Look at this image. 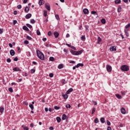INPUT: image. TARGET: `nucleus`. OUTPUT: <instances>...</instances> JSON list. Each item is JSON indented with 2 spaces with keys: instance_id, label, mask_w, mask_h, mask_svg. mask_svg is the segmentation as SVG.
I'll list each match as a JSON object with an SVG mask.
<instances>
[{
  "instance_id": "0e129e2a",
  "label": "nucleus",
  "mask_w": 130,
  "mask_h": 130,
  "mask_svg": "<svg viewBox=\"0 0 130 130\" xmlns=\"http://www.w3.org/2000/svg\"><path fill=\"white\" fill-rule=\"evenodd\" d=\"M48 36H51V31H49L48 32Z\"/></svg>"
},
{
  "instance_id": "7ed1b4c3",
  "label": "nucleus",
  "mask_w": 130,
  "mask_h": 130,
  "mask_svg": "<svg viewBox=\"0 0 130 130\" xmlns=\"http://www.w3.org/2000/svg\"><path fill=\"white\" fill-rule=\"evenodd\" d=\"M121 70L123 71V72H128L129 70V67L127 65H123L121 66Z\"/></svg>"
},
{
  "instance_id": "338daca9",
  "label": "nucleus",
  "mask_w": 130,
  "mask_h": 130,
  "mask_svg": "<svg viewBox=\"0 0 130 130\" xmlns=\"http://www.w3.org/2000/svg\"><path fill=\"white\" fill-rule=\"evenodd\" d=\"M66 45H67V46H68V47H70L71 48L72 47V45H70L69 44H66Z\"/></svg>"
},
{
  "instance_id": "ddd939ff",
  "label": "nucleus",
  "mask_w": 130,
  "mask_h": 130,
  "mask_svg": "<svg viewBox=\"0 0 130 130\" xmlns=\"http://www.w3.org/2000/svg\"><path fill=\"white\" fill-rule=\"evenodd\" d=\"M13 71L14 72H21V69H20L18 67H15L14 68H13Z\"/></svg>"
},
{
  "instance_id": "e2e57ef3",
  "label": "nucleus",
  "mask_w": 130,
  "mask_h": 130,
  "mask_svg": "<svg viewBox=\"0 0 130 130\" xmlns=\"http://www.w3.org/2000/svg\"><path fill=\"white\" fill-rule=\"evenodd\" d=\"M49 129L50 130H53V129H54V128H53V127H52V126H51V127H50L49 128Z\"/></svg>"
},
{
  "instance_id": "2eb2a0df",
  "label": "nucleus",
  "mask_w": 130,
  "mask_h": 130,
  "mask_svg": "<svg viewBox=\"0 0 130 130\" xmlns=\"http://www.w3.org/2000/svg\"><path fill=\"white\" fill-rule=\"evenodd\" d=\"M54 35L55 36V38H57L58 36H59V34L57 31H54Z\"/></svg>"
},
{
  "instance_id": "a211bd4d",
  "label": "nucleus",
  "mask_w": 130,
  "mask_h": 130,
  "mask_svg": "<svg viewBox=\"0 0 130 130\" xmlns=\"http://www.w3.org/2000/svg\"><path fill=\"white\" fill-rule=\"evenodd\" d=\"M91 14L94 15V16H97L98 17V13L96 11H91Z\"/></svg>"
},
{
  "instance_id": "393cba45",
  "label": "nucleus",
  "mask_w": 130,
  "mask_h": 130,
  "mask_svg": "<svg viewBox=\"0 0 130 130\" xmlns=\"http://www.w3.org/2000/svg\"><path fill=\"white\" fill-rule=\"evenodd\" d=\"M68 95H69L68 94H63L62 95V97H63V98H64V99L66 100H67V99L68 98Z\"/></svg>"
},
{
  "instance_id": "bf43d9fd",
  "label": "nucleus",
  "mask_w": 130,
  "mask_h": 130,
  "mask_svg": "<svg viewBox=\"0 0 130 130\" xmlns=\"http://www.w3.org/2000/svg\"><path fill=\"white\" fill-rule=\"evenodd\" d=\"M14 61H18V57H16L14 59Z\"/></svg>"
},
{
  "instance_id": "f704fd0d",
  "label": "nucleus",
  "mask_w": 130,
  "mask_h": 130,
  "mask_svg": "<svg viewBox=\"0 0 130 130\" xmlns=\"http://www.w3.org/2000/svg\"><path fill=\"white\" fill-rule=\"evenodd\" d=\"M49 60H50V61H54V57H50Z\"/></svg>"
},
{
  "instance_id": "423d86ee",
  "label": "nucleus",
  "mask_w": 130,
  "mask_h": 130,
  "mask_svg": "<svg viewBox=\"0 0 130 130\" xmlns=\"http://www.w3.org/2000/svg\"><path fill=\"white\" fill-rule=\"evenodd\" d=\"M45 7L46 8V9L48 10V11H50L51 8H50V5H49V4L47 3L45 5Z\"/></svg>"
},
{
  "instance_id": "37998d69",
  "label": "nucleus",
  "mask_w": 130,
  "mask_h": 130,
  "mask_svg": "<svg viewBox=\"0 0 130 130\" xmlns=\"http://www.w3.org/2000/svg\"><path fill=\"white\" fill-rule=\"evenodd\" d=\"M9 92H11V93H13V88L12 87H10L8 89Z\"/></svg>"
},
{
  "instance_id": "13d9d810",
  "label": "nucleus",
  "mask_w": 130,
  "mask_h": 130,
  "mask_svg": "<svg viewBox=\"0 0 130 130\" xmlns=\"http://www.w3.org/2000/svg\"><path fill=\"white\" fill-rule=\"evenodd\" d=\"M18 21L17 20H14L13 21V25H16V23H17Z\"/></svg>"
},
{
  "instance_id": "9d476101",
  "label": "nucleus",
  "mask_w": 130,
  "mask_h": 130,
  "mask_svg": "<svg viewBox=\"0 0 130 130\" xmlns=\"http://www.w3.org/2000/svg\"><path fill=\"white\" fill-rule=\"evenodd\" d=\"M120 110L121 113H122V114H125V113H126V111L124 108H122Z\"/></svg>"
},
{
  "instance_id": "f257e3e1",
  "label": "nucleus",
  "mask_w": 130,
  "mask_h": 130,
  "mask_svg": "<svg viewBox=\"0 0 130 130\" xmlns=\"http://www.w3.org/2000/svg\"><path fill=\"white\" fill-rule=\"evenodd\" d=\"M36 52L38 57H39L40 59H41V60H44L45 57L44 56L43 53L41 52L39 50H37Z\"/></svg>"
},
{
  "instance_id": "a18cd8bd",
  "label": "nucleus",
  "mask_w": 130,
  "mask_h": 130,
  "mask_svg": "<svg viewBox=\"0 0 130 130\" xmlns=\"http://www.w3.org/2000/svg\"><path fill=\"white\" fill-rule=\"evenodd\" d=\"M26 38L28 40H32V38L31 37L29 36H27Z\"/></svg>"
},
{
  "instance_id": "c03bdc74",
  "label": "nucleus",
  "mask_w": 130,
  "mask_h": 130,
  "mask_svg": "<svg viewBox=\"0 0 130 130\" xmlns=\"http://www.w3.org/2000/svg\"><path fill=\"white\" fill-rule=\"evenodd\" d=\"M17 9H18V10H21L22 9V6L21 5H18Z\"/></svg>"
},
{
  "instance_id": "9b49d317",
  "label": "nucleus",
  "mask_w": 130,
  "mask_h": 130,
  "mask_svg": "<svg viewBox=\"0 0 130 130\" xmlns=\"http://www.w3.org/2000/svg\"><path fill=\"white\" fill-rule=\"evenodd\" d=\"M10 55H11V56H14V55H15L16 52H15V51L14 50L12 49L10 50Z\"/></svg>"
},
{
  "instance_id": "c85d7f7f",
  "label": "nucleus",
  "mask_w": 130,
  "mask_h": 130,
  "mask_svg": "<svg viewBox=\"0 0 130 130\" xmlns=\"http://www.w3.org/2000/svg\"><path fill=\"white\" fill-rule=\"evenodd\" d=\"M116 97H117L118 98V99H121L122 98L121 95H120V94H116Z\"/></svg>"
},
{
  "instance_id": "c9c22d12",
  "label": "nucleus",
  "mask_w": 130,
  "mask_h": 130,
  "mask_svg": "<svg viewBox=\"0 0 130 130\" xmlns=\"http://www.w3.org/2000/svg\"><path fill=\"white\" fill-rule=\"evenodd\" d=\"M26 26L27 27H28V28H29L30 29L32 28V25H31L29 23H27L26 24Z\"/></svg>"
},
{
  "instance_id": "412c9836",
  "label": "nucleus",
  "mask_w": 130,
  "mask_h": 130,
  "mask_svg": "<svg viewBox=\"0 0 130 130\" xmlns=\"http://www.w3.org/2000/svg\"><path fill=\"white\" fill-rule=\"evenodd\" d=\"M44 2V0H40L39 2V5L40 6H42L43 4H44L43 2Z\"/></svg>"
},
{
  "instance_id": "5701e85b",
  "label": "nucleus",
  "mask_w": 130,
  "mask_h": 130,
  "mask_svg": "<svg viewBox=\"0 0 130 130\" xmlns=\"http://www.w3.org/2000/svg\"><path fill=\"white\" fill-rule=\"evenodd\" d=\"M100 120H101V122L102 123H104L105 122V118H104L103 117L101 118Z\"/></svg>"
},
{
  "instance_id": "79ce46f5",
  "label": "nucleus",
  "mask_w": 130,
  "mask_h": 130,
  "mask_svg": "<svg viewBox=\"0 0 130 130\" xmlns=\"http://www.w3.org/2000/svg\"><path fill=\"white\" fill-rule=\"evenodd\" d=\"M55 18H56V20H57V21L59 20V16H58V15L56 14Z\"/></svg>"
},
{
  "instance_id": "5fc2aeb1",
  "label": "nucleus",
  "mask_w": 130,
  "mask_h": 130,
  "mask_svg": "<svg viewBox=\"0 0 130 130\" xmlns=\"http://www.w3.org/2000/svg\"><path fill=\"white\" fill-rule=\"evenodd\" d=\"M49 77L50 78H53V74L52 73H50Z\"/></svg>"
},
{
  "instance_id": "6e6d98bb",
  "label": "nucleus",
  "mask_w": 130,
  "mask_h": 130,
  "mask_svg": "<svg viewBox=\"0 0 130 130\" xmlns=\"http://www.w3.org/2000/svg\"><path fill=\"white\" fill-rule=\"evenodd\" d=\"M23 104H24V105H26V106H28V102H23Z\"/></svg>"
},
{
  "instance_id": "bb28decb",
  "label": "nucleus",
  "mask_w": 130,
  "mask_h": 130,
  "mask_svg": "<svg viewBox=\"0 0 130 130\" xmlns=\"http://www.w3.org/2000/svg\"><path fill=\"white\" fill-rule=\"evenodd\" d=\"M121 6H119L117 9L118 13H120V12H121Z\"/></svg>"
},
{
  "instance_id": "3c124183",
  "label": "nucleus",
  "mask_w": 130,
  "mask_h": 130,
  "mask_svg": "<svg viewBox=\"0 0 130 130\" xmlns=\"http://www.w3.org/2000/svg\"><path fill=\"white\" fill-rule=\"evenodd\" d=\"M24 44H29V41H28L27 40H25L24 41Z\"/></svg>"
},
{
  "instance_id": "dca6fc26",
  "label": "nucleus",
  "mask_w": 130,
  "mask_h": 130,
  "mask_svg": "<svg viewBox=\"0 0 130 130\" xmlns=\"http://www.w3.org/2000/svg\"><path fill=\"white\" fill-rule=\"evenodd\" d=\"M32 17V14L28 13L25 16V19H30Z\"/></svg>"
},
{
  "instance_id": "052dcab7",
  "label": "nucleus",
  "mask_w": 130,
  "mask_h": 130,
  "mask_svg": "<svg viewBox=\"0 0 130 130\" xmlns=\"http://www.w3.org/2000/svg\"><path fill=\"white\" fill-rule=\"evenodd\" d=\"M64 52H66V53H68V50H67L66 48L63 49Z\"/></svg>"
},
{
  "instance_id": "69168bd1",
  "label": "nucleus",
  "mask_w": 130,
  "mask_h": 130,
  "mask_svg": "<svg viewBox=\"0 0 130 130\" xmlns=\"http://www.w3.org/2000/svg\"><path fill=\"white\" fill-rule=\"evenodd\" d=\"M23 130H29V128L28 127H24Z\"/></svg>"
},
{
  "instance_id": "c756f323",
  "label": "nucleus",
  "mask_w": 130,
  "mask_h": 130,
  "mask_svg": "<svg viewBox=\"0 0 130 130\" xmlns=\"http://www.w3.org/2000/svg\"><path fill=\"white\" fill-rule=\"evenodd\" d=\"M121 3V0H115V4H120Z\"/></svg>"
},
{
  "instance_id": "8fccbe9b",
  "label": "nucleus",
  "mask_w": 130,
  "mask_h": 130,
  "mask_svg": "<svg viewBox=\"0 0 130 130\" xmlns=\"http://www.w3.org/2000/svg\"><path fill=\"white\" fill-rule=\"evenodd\" d=\"M4 33V29L0 28V34H3Z\"/></svg>"
},
{
  "instance_id": "20e7f679",
  "label": "nucleus",
  "mask_w": 130,
  "mask_h": 130,
  "mask_svg": "<svg viewBox=\"0 0 130 130\" xmlns=\"http://www.w3.org/2000/svg\"><path fill=\"white\" fill-rule=\"evenodd\" d=\"M80 67H84V64L82 63H78L76 66L73 67V70H76V69H78Z\"/></svg>"
},
{
  "instance_id": "f03ea898",
  "label": "nucleus",
  "mask_w": 130,
  "mask_h": 130,
  "mask_svg": "<svg viewBox=\"0 0 130 130\" xmlns=\"http://www.w3.org/2000/svg\"><path fill=\"white\" fill-rule=\"evenodd\" d=\"M83 50H80V51H74L73 50H71L70 52L73 55H79V54H82L83 53Z\"/></svg>"
},
{
  "instance_id": "cd10ccee",
  "label": "nucleus",
  "mask_w": 130,
  "mask_h": 130,
  "mask_svg": "<svg viewBox=\"0 0 130 130\" xmlns=\"http://www.w3.org/2000/svg\"><path fill=\"white\" fill-rule=\"evenodd\" d=\"M47 13H48L47 11H46V10H44V14H43V15H44V16L45 17H47Z\"/></svg>"
},
{
  "instance_id": "a878e982",
  "label": "nucleus",
  "mask_w": 130,
  "mask_h": 130,
  "mask_svg": "<svg viewBox=\"0 0 130 130\" xmlns=\"http://www.w3.org/2000/svg\"><path fill=\"white\" fill-rule=\"evenodd\" d=\"M63 68V64H60L58 66V69H59V70L62 69Z\"/></svg>"
},
{
  "instance_id": "f8f14e48",
  "label": "nucleus",
  "mask_w": 130,
  "mask_h": 130,
  "mask_svg": "<svg viewBox=\"0 0 130 130\" xmlns=\"http://www.w3.org/2000/svg\"><path fill=\"white\" fill-rule=\"evenodd\" d=\"M73 91H74V89H73V88H69L67 91L66 92V94H70L71 92H73Z\"/></svg>"
},
{
  "instance_id": "2f4dec72",
  "label": "nucleus",
  "mask_w": 130,
  "mask_h": 130,
  "mask_svg": "<svg viewBox=\"0 0 130 130\" xmlns=\"http://www.w3.org/2000/svg\"><path fill=\"white\" fill-rule=\"evenodd\" d=\"M101 22L102 23V24H105V23H106V20H105V19L102 18L101 20Z\"/></svg>"
},
{
  "instance_id": "6ab92c4d",
  "label": "nucleus",
  "mask_w": 130,
  "mask_h": 130,
  "mask_svg": "<svg viewBox=\"0 0 130 130\" xmlns=\"http://www.w3.org/2000/svg\"><path fill=\"white\" fill-rule=\"evenodd\" d=\"M29 11H30V9L28 7H26L25 9H24V11L26 13H29Z\"/></svg>"
},
{
  "instance_id": "09e8293b",
  "label": "nucleus",
  "mask_w": 130,
  "mask_h": 130,
  "mask_svg": "<svg viewBox=\"0 0 130 130\" xmlns=\"http://www.w3.org/2000/svg\"><path fill=\"white\" fill-rule=\"evenodd\" d=\"M30 72L31 73V74H34V73H35V69H31L30 70Z\"/></svg>"
},
{
  "instance_id": "4d7b16f0",
  "label": "nucleus",
  "mask_w": 130,
  "mask_h": 130,
  "mask_svg": "<svg viewBox=\"0 0 130 130\" xmlns=\"http://www.w3.org/2000/svg\"><path fill=\"white\" fill-rule=\"evenodd\" d=\"M17 49H18V51L19 52H21V48H20V47H18Z\"/></svg>"
},
{
  "instance_id": "39448f33",
  "label": "nucleus",
  "mask_w": 130,
  "mask_h": 130,
  "mask_svg": "<svg viewBox=\"0 0 130 130\" xmlns=\"http://www.w3.org/2000/svg\"><path fill=\"white\" fill-rule=\"evenodd\" d=\"M106 68L107 72H108L109 73L112 71V67H111V66L110 65H106Z\"/></svg>"
},
{
  "instance_id": "4c0bfd02",
  "label": "nucleus",
  "mask_w": 130,
  "mask_h": 130,
  "mask_svg": "<svg viewBox=\"0 0 130 130\" xmlns=\"http://www.w3.org/2000/svg\"><path fill=\"white\" fill-rule=\"evenodd\" d=\"M61 83L62 85H64V84H67V82H66V80L64 79H62Z\"/></svg>"
},
{
  "instance_id": "58836bf2",
  "label": "nucleus",
  "mask_w": 130,
  "mask_h": 130,
  "mask_svg": "<svg viewBox=\"0 0 130 130\" xmlns=\"http://www.w3.org/2000/svg\"><path fill=\"white\" fill-rule=\"evenodd\" d=\"M98 44H100V42H101V41H102L101 38L99 37L98 38Z\"/></svg>"
},
{
  "instance_id": "de8ad7c7",
  "label": "nucleus",
  "mask_w": 130,
  "mask_h": 130,
  "mask_svg": "<svg viewBox=\"0 0 130 130\" xmlns=\"http://www.w3.org/2000/svg\"><path fill=\"white\" fill-rule=\"evenodd\" d=\"M54 109H55L56 110H58V109H59V107H57V106H55Z\"/></svg>"
},
{
  "instance_id": "774afa93",
  "label": "nucleus",
  "mask_w": 130,
  "mask_h": 130,
  "mask_svg": "<svg viewBox=\"0 0 130 130\" xmlns=\"http://www.w3.org/2000/svg\"><path fill=\"white\" fill-rule=\"evenodd\" d=\"M107 130H112V129H111V127L108 126V127H107Z\"/></svg>"
},
{
  "instance_id": "49530a36",
  "label": "nucleus",
  "mask_w": 130,
  "mask_h": 130,
  "mask_svg": "<svg viewBox=\"0 0 130 130\" xmlns=\"http://www.w3.org/2000/svg\"><path fill=\"white\" fill-rule=\"evenodd\" d=\"M66 108H71V105L70 104H67L66 105Z\"/></svg>"
},
{
  "instance_id": "a19ab883",
  "label": "nucleus",
  "mask_w": 130,
  "mask_h": 130,
  "mask_svg": "<svg viewBox=\"0 0 130 130\" xmlns=\"http://www.w3.org/2000/svg\"><path fill=\"white\" fill-rule=\"evenodd\" d=\"M37 35H38L39 36L41 35V32H40V31L38 29L37 30Z\"/></svg>"
},
{
  "instance_id": "6e6552de",
  "label": "nucleus",
  "mask_w": 130,
  "mask_h": 130,
  "mask_svg": "<svg viewBox=\"0 0 130 130\" xmlns=\"http://www.w3.org/2000/svg\"><path fill=\"white\" fill-rule=\"evenodd\" d=\"M129 28H130V23H128L127 25L125 26L124 30H126L127 31H129Z\"/></svg>"
},
{
  "instance_id": "603ef678",
  "label": "nucleus",
  "mask_w": 130,
  "mask_h": 130,
  "mask_svg": "<svg viewBox=\"0 0 130 130\" xmlns=\"http://www.w3.org/2000/svg\"><path fill=\"white\" fill-rule=\"evenodd\" d=\"M7 62H11V61H12V60H11V58H9L7 59Z\"/></svg>"
},
{
  "instance_id": "4be33fe9",
  "label": "nucleus",
  "mask_w": 130,
  "mask_h": 130,
  "mask_svg": "<svg viewBox=\"0 0 130 130\" xmlns=\"http://www.w3.org/2000/svg\"><path fill=\"white\" fill-rule=\"evenodd\" d=\"M67 119V115L66 114H63L62 116V120H66Z\"/></svg>"
},
{
  "instance_id": "473e14b6",
  "label": "nucleus",
  "mask_w": 130,
  "mask_h": 130,
  "mask_svg": "<svg viewBox=\"0 0 130 130\" xmlns=\"http://www.w3.org/2000/svg\"><path fill=\"white\" fill-rule=\"evenodd\" d=\"M94 123H98L99 122V119H98V118H96L94 120Z\"/></svg>"
},
{
  "instance_id": "1a4fd4ad",
  "label": "nucleus",
  "mask_w": 130,
  "mask_h": 130,
  "mask_svg": "<svg viewBox=\"0 0 130 130\" xmlns=\"http://www.w3.org/2000/svg\"><path fill=\"white\" fill-rule=\"evenodd\" d=\"M110 51H116V47L111 46L110 47Z\"/></svg>"
},
{
  "instance_id": "864d4df0",
  "label": "nucleus",
  "mask_w": 130,
  "mask_h": 130,
  "mask_svg": "<svg viewBox=\"0 0 130 130\" xmlns=\"http://www.w3.org/2000/svg\"><path fill=\"white\" fill-rule=\"evenodd\" d=\"M107 124L108 125H111V123H110V121H109L108 120H107Z\"/></svg>"
},
{
  "instance_id": "f3484780",
  "label": "nucleus",
  "mask_w": 130,
  "mask_h": 130,
  "mask_svg": "<svg viewBox=\"0 0 130 130\" xmlns=\"http://www.w3.org/2000/svg\"><path fill=\"white\" fill-rule=\"evenodd\" d=\"M22 29H23V30H24L25 31H27L28 32H29V28H28L25 25L23 26Z\"/></svg>"
},
{
  "instance_id": "e433bc0d",
  "label": "nucleus",
  "mask_w": 130,
  "mask_h": 130,
  "mask_svg": "<svg viewBox=\"0 0 130 130\" xmlns=\"http://www.w3.org/2000/svg\"><path fill=\"white\" fill-rule=\"evenodd\" d=\"M30 23L31 24H35V20L34 19H30Z\"/></svg>"
},
{
  "instance_id": "ea45409f",
  "label": "nucleus",
  "mask_w": 130,
  "mask_h": 130,
  "mask_svg": "<svg viewBox=\"0 0 130 130\" xmlns=\"http://www.w3.org/2000/svg\"><path fill=\"white\" fill-rule=\"evenodd\" d=\"M95 111H96V109L95 108H93L92 109L91 114H94Z\"/></svg>"
},
{
  "instance_id": "0eeeda50",
  "label": "nucleus",
  "mask_w": 130,
  "mask_h": 130,
  "mask_svg": "<svg viewBox=\"0 0 130 130\" xmlns=\"http://www.w3.org/2000/svg\"><path fill=\"white\" fill-rule=\"evenodd\" d=\"M83 12L84 14H85V15H89V10H88V9L87 8L84 9L83 10Z\"/></svg>"
},
{
  "instance_id": "4468645a",
  "label": "nucleus",
  "mask_w": 130,
  "mask_h": 130,
  "mask_svg": "<svg viewBox=\"0 0 130 130\" xmlns=\"http://www.w3.org/2000/svg\"><path fill=\"white\" fill-rule=\"evenodd\" d=\"M5 111V108L4 107H0V112L1 114H3L4 113V112Z\"/></svg>"
},
{
  "instance_id": "72a5a7b5",
  "label": "nucleus",
  "mask_w": 130,
  "mask_h": 130,
  "mask_svg": "<svg viewBox=\"0 0 130 130\" xmlns=\"http://www.w3.org/2000/svg\"><path fill=\"white\" fill-rule=\"evenodd\" d=\"M29 107H30L31 110H34V106H33V105L30 104V105H29Z\"/></svg>"
},
{
  "instance_id": "680f3d73",
  "label": "nucleus",
  "mask_w": 130,
  "mask_h": 130,
  "mask_svg": "<svg viewBox=\"0 0 130 130\" xmlns=\"http://www.w3.org/2000/svg\"><path fill=\"white\" fill-rule=\"evenodd\" d=\"M13 14L14 15H17V14H18V12H17V11H14Z\"/></svg>"
},
{
  "instance_id": "b1692460",
  "label": "nucleus",
  "mask_w": 130,
  "mask_h": 130,
  "mask_svg": "<svg viewBox=\"0 0 130 130\" xmlns=\"http://www.w3.org/2000/svg\"><path fill=\"white\" fill-rule=\"evenodd\" d=\"M56 120H57V122H58V123H59V122H60V121H61V119L59 117H57Z\"/></svg>"
},
{
  "instance_id": "7c9ffc66",
  "label": "nucleus",
  "mask_w": 130,
  "mask_h": 130,
  "mask_svg": "<svg viewBox=\"0 0 130 130\" xmlns=\"http://www.w3.org/2000/svg\"><path fill=\"white\" fill-rule=\"evenodd\" d=\"M81 39L82 41H85V40H86V37L85 36H82Z\"/></svg>"
},
{
  "instance_id": "aec40b11",
  "label": "nucleus",
  "mask_w": 130,
  "mask_h": 130,
  "mask_svg": "<svg viewBox=\"0 0 130 130\" xmlns=\"http://www.w3.org/2000/svg\"><path fill=\"white\" fill-rule=\"evenodd\" d=\"M124 32L126 36V37H128L129 36V35L128 34V30H124Z\"/></svg>"
}]
</instances>
